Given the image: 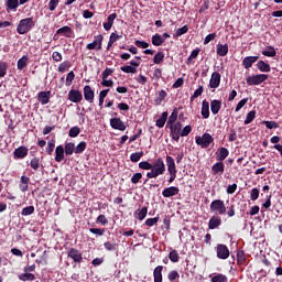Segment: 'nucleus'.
Instances as JSON below:
<instances>
[{"mask_svg": "<svg viewBox=\"0 0 282 282\" xmlns=\"http://www.w3.org/2000/svg\"><path fill=\"white\" fill-rule=\"evenodd\" d=\"M165 171L166 166L164 165V161L162 159H156L152 163L150 172L147 173V177L149 180H153L155 177H159V175H164Z\"/></svg>", "mask_w": 282, "mask_h": 282, "instance_id": "1", "label": "nucleus"}, {"mask_svg": "<svg viewBox=\"0 0 282 282\" xmlns=\"http://www.w3.org/2000/svg\"><path fill=\"white\" fill-rule=\"evenodd\" d=\"M34 19H22L17 26V32L18 34H28V32H30L34 28Z\"/></svg>", "mask_w": 282, "mask_h": 282, "instance_id": "2", "label": "nucleus"}, {"mask_svg": "<svg viewBox=\"0 0 282 282\" xmlns=\"http://www.w3.org/2000/svg\"><path fill=\"white\" fill-rule=\"evenodd\" d=\"M212 213H218V215H226V205L221 199H215L210 204Z\"/></svg>", "mask_w": 282, "mask_h": 282, "instance_id": "3", "label": "nucleus"}, {"mask_svg": "<svg viewBox=\"0 0 282 282\" xmlns=\"http://www.w3.org/2000/svg\"><path fill=\"white\" fill-rule=\"evenodd\" d=\"M213 140V135L204 133L202 137H196V144H198V147H202V149H208Z\"/></svg>", "mask_w": 282, "mask_h": 282, "instance_id": "4", "label": "nucleus"}, {"mask_svg": "<svg viewBox=\"0 0 282 282\" xmlns=\"http://www.w3.org/2000/svg\"><path fill=\"white\" fill-rule=\"evenodd\" d=\"M268 79V75L260 74V75H252L247 77V85L253 86V85H261V83H265Z\"/></svg>", "mask_w": 282, "mask_h": 282, "instance_id": "5", "label": "nucleus"}, {"mask_svg": "<svg viewBox=\"0 0 282 282\" xmlns=\"http://www.w3.org/2000/svg\"><path fill=\"white\" fill-rule=\"evenodd\" d=\"M170 129H171L172 140H175V142H178L182 134V122L170 124Z\"/></svg>", "mask_w": 282, "mask_h": 282, "instance_id": "6", "label": "nucleus"}, {"mask_svg": "<svg viewBox=\"0 0 282 282\" xmlns=\"http://www.w3.org/2000/svg\"><path fill=\"white\" fill-rule=\"evenodd\" d=\"M102 35H97L94 37V41L86 45V50H97L100 52L102 50Z\"/></svg>", "mask_w": 282, "mask_h": 282, "instance_id": "7", "label": "nucleus"}, {"mask_svg": "<svg viewBox=\"0 0 282 282\" xmlns=\"http://www.w3.org/2000/svg\"><path fill=\"white\" fill-rule=\"evenodd\" d=\"M216 252H217L218 259L225 260V259H228V257H230V250L226 245H217Z\"/></svg>", "mask_w": 282, "mask_h": 282, "instance_id": "8", "label": "nucleus"}, {"mask_svg": "<svg viewBox=\"0 0 282 282\" xmlns=\"http://www.w3.org/2000/svg\"><path fill=\"white\" fill-rule=\"evenodd\" d=\"M138 67H140V62L131 61L130 66H121V72L124 74H135L138 72Z\"/></svg>", "mask_w": 282, "mask_h": 282, "instance_id": "9", "label": "nucleus"}, {"mask_svg": "<svg viewBox=\"0 0 282 282\" xmlns=\"http://www.w3.org/2000/svg\"><path fill=\"white\" fill-rule=\"evenodd\" d=\"M220 84H221V74L214 72L209 80L210 89H217V87H219Z\"/></svg>", "mask_w": 282, "mask_h": 282, "instance_id": "10", "label": "nucleus"}, {"mask_svg": "<svg viewBox=\"0 0 282 282\" xmlns=\"http://www.w3.org/2000/svg\"><path fill=\"white\" fill-rule=\"evenodd\" d=\"M69 259H73L74 263H80L83 261V253L78 249L70 248L67 252Z\"/></svg>", "mask_w": 282, "mask_h": 282, "instance_id": "11", "label": "nucleus"}, {"mask_svg": "<svg viewBox=\"0 0 282 282\" xmlns=\"http://www.w3.org/2000/svg\"><path fill=\"white\" fill-rule=\"evenodd\" d=\"M68 100L75 104L80 102L83 100V93L76 89H70L68 93Z\"/></svg>", "mask_w": 282, "mask_h": 282, "instance_id": "12", "label": "nucleus"}, {"mask_svg": "<svg viewBox=\"0 0 282 282\" xmlns=\"http://www.w3.org/2000/svg\"><path fill=\"white\" fill-rule=\"evenodd\" d=\"M110 127L118 131H126L127 129V124H124L120 118L110 119Z\"/></svg>", "mask_w": 282, "mask_h": 282, "instance_id": "13", "label": "nucleus"}, {"mask_svg": "<svg viewBox=\"0 0 282 282\" xmlns=\"http://www.w3.org/2000/svg\"><path fill=\"white\" fill-rule=\"evenodd\" d=\"M19 188L22 193H28L30 189V177L22 175L20 178Z\"/></svg>", "mask_w": 282, "mask_h": 282, "instance_id": "14", "label": "nucleus"}, {"mask_svg": "<svg viewBox=\"0 0 282 282\" xmlns=\"http://www.w3.org/2000/svg\"><path fill=\"white\" fill-rule=\"evenodd\" d=\"M180 193V187L171 186L163 189L162 195L163 197H175Z\"/></svg>", "mask_w": 282, "mask_h": 282, "instance_id": "15", "label": "nucleus"}, {"mask_svg": "<svg viewBox=\"0 0 282 282\" xmlns=\"http://www.w3.org/2000/svg\"><path fill=\"white\" fill-rule=\"evenodd\" d=\"M200 113L203 118H205V120H208V118H210V104L208 101L203 100Z\"/></svg>", "mask_w": 282, "mask_h": 282, "instance_id": "16", "label": "nucleus"}, {"mask_svg": "<svg viewBox=\"0 0 282 282\" xmlns=\"http://www.w3.org/2000/svg\"><path fill=\"white\" fill-rule=\"evenodd\" d=\"M94 89H91V86H85L84 87V98L87 100V102H94Z\"/></svg>", "mask_w": 282, "mask_h": 282, "instance_id": "17", "label": "nucleus"}, {"mask_svg": "<svg viewBox=\"0 0 282 282\" xmlns=\"http://www.w3.org/2000/svg\"><path fill=\"white\" fill-rule=\"evenodd\" d=\"M28 151V148L22 145L14 150L13 155L18 158V160H23V158H26Z\"/></svg>", "mask_w": 282, "mask_h": 282, "instance_id": "18", "label": "nucleus"}, {"mask_svg": "<svg viewBox=\"0 0 282 282\" xmlns=\"http://www.w3.org/2000/svg\"><path fill=\"white\" fill-rule=\"evenodd\" d=\"M257 61H259V56H247L243 58L242 65L245 69H250V67H252V64L257 63Z\"/></svg>", "mask_w": 282, "mask_h": 282, "instance_id": "19", "label": "nucleus"}, {"mask_svg": "<svg viewBox=\"0 0 282 282\" xmlns=\"http://www.w3.org/2000/svg\"><path fill=\"white\" fill-rule=\"evenodd\" d=\"M219 226H221V218L219 216H213L208 223L209 230H215V228H219Z\"/></svg>", "mask_w": 282, "mask_h": 282, "instance_id": "20", "label": "nucleus"}, {"mask_svg": "<svg viewBox=\"0 0 282 282\" xmlns=\"http://www.w3.org/2000/svg\"><path fill=\"white\" fill-rule=\"evenodd\" d=\"M65 160V148L63 145H58L55 149V162H62Z\"/></svg>", "mask_w": 282, "mask_h": 282, "instance_id": "21", "label": "nucleus"}, {"mask_svg": "<svg viewBox=\"0 0 282 282\" xmlns=\"http://www.w3.org/2000/svg\"><path fill=\"white\" fill-rule=\"evenodd\" d=\"M116 19H118V14L116 13H112L108 17L107 22L104 23V29L106 30V32H109V30L113 28V22L116 21Z\"/></svg>", "mask_w": 282, "mask_h": 282, "instance_id": "22", "label": "nucleus"}, {"mask_svg": "<svg viewBox=\"0 0 282 282\" xmlns=\"http://www.w3.org/2000/svg\"><path fill=\"white\" fill-rule=\"evenodd\" d=\"M210 110L214 116H217L221 111V100L214 99L210 102Z\"/></svg>", "mask_w": 282, "mask_h": 282, "instance_id": "23", "label": "nucleus"}, {"mask_svg": "<svg viewBox=\"0 0 282 282\" xmlns=\"http://www.w3.org/2000/svg\"><path fill=\"white\" fill-rule=\"evenodd\" d=\"M56 34H62V36H66L67 39H72L74 35V31L69 26H62L56 31Z\"/></svg>", "mask_w": 282, "mask_h": 282, "instance_id": "24", "label": "nucleus"}, {"mask_svg": "<svg viewBox=\"0 0 282 282\" xmlns=\"http://www.w3.org/2000/svg\"><path fill=\"white\" fill-rule=\"evenodd\" d=\"M212 172L214 175H224V162H217L212 166Z\"/></svg>", "mask_w": 282, "mask_h": 282, "instance_id": "25", "label": "nucleus"}, {"mask_svg": "<svg viewBox=\"0 0 282 282\" xmlns=\"http://www.w3.org/2000/svg\"><path fill=\"white\" fill-rule=\"evenodd\" d=\"M37 100L42 105H47L50 102V91H40L37 94Z\"/></svg>", "mask_w": 282, "mask_h": 282, "instance_id": "26", "label": "nucleus"}, {"mask_svg": "<svg viewBox=\"0 0 282 282\" xmlns=\"http://www.w3.org/2000/svg\"><path fill=\"white\" fill-rule=\"evenodd\" d=\"M148 213H149V208L142 207L141 209H137V210H135L134 217H135L137 219H139V221H142L143 219H145Z\"/></svg>", "mask_w": 282, "mask_h": 282, "instance_id": "27", "label": "nucleus"}, {"mask_svg": "<svg viewBox=\"0 0 282 282\" xmlns=\"http://www.w3.org/2000/svg\"><path fill=\"white\" fill-rule=\"evenodd\" d=\"M166 164L169 173H177L175 167V160L172 156H166Z\"/></svg>", "mask_w": 282, "mask_h": 282, "instance_id": "28", "label": "nucleus"}, {"mask_svg": "<svg viewBox=\"0 0 282 282\" xmlns=\"http://www.w3.org/2000/svg\"><path fill=\"white\" fill-rule=\"evenodd\" d=\"M228 155H230V152L228 151V149L220 148L218 150V154H217L218 162H224V160H226V158H228Z\"/></svg>", "mask_w": 282, "mask_h": 282, "instance_id": "29", "label": "nucleus"}, {"mask_svg": "<svg viewBox=\"0 0 282 282\" xmlns=\"http://www.w3.org/2000/svg\"><path fill=\"white\" fill-rule=\"evenodd\" d=\"M64 151L66 155H74L76 153V144L73 142L65 143Z\"/></svg>", "mask_w": 282, "mask_h": 282, "instance_id": "30", "label": "nucleus"}, {"mask_svg": "<svg viewBox=\"0 0 282 282\" xmlns=\"http://www.w3.org/2000/svg\"><path fill=\"white\" fill-rule=\"evenodd\" d=\"M162 270L164 267L158 265L153 271L154 282H162Z\"/></svg>", "mask_w": 282, "mask_h": 282, "instance_id": "31", "label": "nucleus"}, {"mask_svg": "<svg viewBox=\"0 0 282 282\" xmlns=\"http://www.w3.org/2000/svg\"><path fill=\"white\" fill-rule=\"evenodd\" d=\"M18 279H19L20 281H23V282H25V281H35L36 275H34V273L24 272V273L20 274V275L18 276Z\"/></svg>", "mask_w": 282, "mask_h": 282, "instance_id": "32", "label": "nucleus"}, {"mask_svg": "<svg viewBox=\"0 0 282 282\" xmlns=\"http://www.w3.org/2000/svg\"><path fill=\"white\" fill-rule=\"evenodd\" d=\"M164 44V37L160 34H155L152 36V45L155 47H160V45Z\"/></svg>", "mask_w": 282, "mask_h": 282, "instance_id": "33", "label": "nucleus"}, {"mask_svg": "<svg viewBox=\"0 0 282 282\" xmlns=\"http://www.w3.org/2000/svg\"><path fill=\"white\" fill-rule=\"evenodd\" d=\"M228 54V44H218L217 45V55L226 56Z\"/></svg>", "mask_w": 282, "mask_h": 282, "instance_id": "34", "label": "nucleus"}, {"mask_svg": "<svg viewBox=\"0 0 282 282\" xmlns=\"http://www.w3.org/2000/svg\"><path fill=\"white\" fill-rule=\"evenodd\" d=\"M262 55L273 58V56H276V50L274 46H268L264 51H262Z\"/></svg>", "mask_w": 282, "mask_h": 282, "instance_id": "35", "label": "nucleus"}, {"mask_svg": "<svg viewBox=\"0 0 282 282\" xmlns=\"http://www.w3.org/2000/svg\"><path fill=\"white\" fill-rule=\"evenodd\" d=\"M166 118H169V112H163L161 118L156 120V127H159V129H162V127L166 124Z\"/></svg>", "mask_w": 282, "mask_h": 282, "instance_id": "36", "label": "nucleus"}, {"mask_svg": "<svg viewBox=\"0 0 282 282\" xmlns=\"http://www.w3.org/2000/svg\"><path fill=\"white\" fill-rule=\"evenodd\" d=\"M257 68L259 72H270V64L265 63L264 61H259L257 63Z\"/></svg>", "mask_w": 282, "mask_h": 282, "instance_id": "37", "label": "nucleus"}, {"mask_svg": "<svg viewBox=\"0 0 282 282\" xmlns=\"http://www.w3.org/2000/svg\"><path fill=\"white\" fill-rule=\"evenodd\" d=\"M85 149H87V142L82 141L75 147V153L80 154L85 151Z\"/></svg>", "mask_w": 282, "mask_h": 282, "instance_id": "38", "label": "nucleus"}, {"mask_svg": "<svg viewBox=\"0 0 282 282\" xmlns=\"http://www.w3.org/2000/svg\"><path fill=\"white\" fill-rule=\"evenodd\" d=\"M143 156H144V152L143 151L135 152V153H132L130 155V160L132 162H140V160H142Z\"/></svg>", "mask_w": 282, "mask_h": 282, "instance_id": "39", "label": "nucleus"}, {"mask_svg": "<svg viewBox=\"0 0 282 282\" xmlns=\"http://www.w3.org/2000/svg\"><path fill=\"white\" fill-rule=\"evenodd\" d=\"M22 217H28L34 215V206H26L21 212Z\"/></svg>", "mask_w": 282, "mask_h": 282, "instance_id": "40", "label": "nucleus"}, {"mask_svg": "<svg viewBox=\"0 0 282 282\" xmlns=\"http://www.w3.org/2000/svg\"><path fill=\"white\" fill-rule=\"evenodd\" d=\"M104 248L106 250H109L110 252H113V250H118V243L107 241V242L104 243Z\"/></svg>", "mask_w": 282, "mask_h": 282, "instance_id": "41", "label": "nucleus"}, {"mask_svg": "<svg viewBox=\"0 0 282 282\" xmlns=\"http://www.w3.org/2000/svg\"><path fill=\"white\" fill-rule=\"evenodd\" d=\"M212 282H228V278L225 274H217L212 278Z\"/></svg>", "mask_w": 282, "mask_h": 282, "instance_id": "42", "label": "nucleus"}, {"mask_svg": "<svg viewBox=\"0 0 282 282\" xmlns=\"http://www.w3.org/2000/svg\"><path fill=\"white\" fill-rule=\"evenodd\" d=\"M164 61V54L162 52H158L155 55H154V58H153V63L155 65H160L161 63H163Z\"/></svg>", "mask_w": 282, "mask_h": 282, "instance_id": "43", "label": "nucleus"}, {"mask_svg": "<svg viewBox=\"0 0 282 282\" xmlns=\"http://www.w3.org/2000/svg\"><path fill=\"white\" fill-rule=\"evenodd\" d=\"M254 118H257V111L251 110L250 112H248L246 120H245V124H250V122H252V120H254Z\"/></svg>", "mask_w": 282, "mask_h": 282, "instance_id": "44", "label": "nucleus"}, {"mask_svg": "<svg viewBox=\"0 0 282 282\" xmlns=\"http://www.w3.org/2000/svg\"><path fill=\"white\" fill-rule=\"evenodd\" d=\"M169 258L172 263H177V261H180V253H177L176 250H172L169 254Z\"/></svg>", "mask_w": 282, "mask_h": 282, "instance_id": "45", "label": "nucleus"}, {"mask_svg": "<svg viewBox=\"0 0 282 282\" xmlns=\"http://www.w3.org/2000/svg\"><path fill=\"white\" fill-rule=\"evenodd\" d=\"M68 135L69 138H78V135H80V128L78 127L70 128Z\"/></svg>", "mask_w": 282, "mask_h": 282, "instance_id": "46", "label": "nucleus"}, {"mask_svg": "<svg viewBox=\"0 0 282 282\" xmlns=\"http://www.w3.org/2000/svg\"><path fill=\"white\" fill-rule=\"evenodd\" d=\"M7 8L9 10H17L19 8V0H7Z\"/></svg>", "mask_w": 282, "mask_h": 282, "instance_id": "47", "label": "nucleus"}, {"mask_svg": "<svg viewBox=\"0 0 282 282\" xmlns=\"http://www.w3.org/2000/svg\"><path fill=\"white\" fill-rule=\"evenodd\" d=\"M139 169H142L143 171H151V169H153V164L148 161H142L139 163Z\"/></svg>", "mask_w": 282, "mask_h": 282, "instance_id": "48", "label": "nucleus"}, {"mask_svg": "<svg viewBox=\"0 0 282 282\" xmlns=\"http://www.w3.org/2000/svg\"><path fill=\"white\" fill-rule=\"evenodd\" d=\"M74 78H76V75L74 74V70H70L66 76V86H72V83H74Z\"/></svg>", "mask_w": 282, "mask_h": 282, "instance_id": "49", "label": "nucleus"}, {"mask_svg": "<svg viewBox=\"0 0 282 282\" xmlns=\"http://www.w3.org/2000/svg\"><path fill=\"white\" fill-rule=\"evenodd\" d=\"M164 98H166V93L164 90H161L159 93V96L154 100L155 105H162V101L164 100Z\"/></svg>", "mask_w": 282, "mask_h": 282, "instance_id": "50", "label": "nucleus"}, {"mask_svg": "<svg viewBox=\"0 0 282 282\" xmlns=\"http://www.w3.org/2000/svg\"><path fill=\"white\" fill-rule=\"evenodd\" d=\"M160 221V217H154V218H148L145 220V226H149V228L155 226Z\"/></svg>", "mask_w": 282, "mask_h": 282, "instance_id": "51", "label": "nucleus"}, {"mask_svg": "<svg viewBox=\"0 0 282 282\" xmlns=\"http://www.w3.org/2000/svg\"><path fill=\"white\" fill-rule=\"evenodd\" d=\"M202 94H204V86H199L194 94L191 97V100H195V98H199V96H202Z\"/></svg>", "mask_w": 282, "mask_h": 282, "instance_id": "52", "label": "nucleus"}, {"mask_svg": "<svg viewBox=\"0 0 282 282\" xmlns=\"http://www.w3.org/2000/svg\"><path fill=\"white\" fill-rule=\"evenodd\" d=\"M8 74V64L6 62L0 63V78H3Z\"/></svg>", "mask_w": 282, "mask_h": 282, "instance_id": "53", "label": "nucleus"}, {"mask_svg": "<svg viewBox=\"0 0 282 282\" xmlns=\"http://www.w3.org/2000/svg\"><path fill=\"white\" fill-rule=\"evenodd\" d=\"M193 131L191 126H185L183 129L181 128V138H186Z\"/></svg>", "mask_w": 282, "mask_h": 282, "instance_id": "54", "label": "nucleus"}, {"mask_svg": "<svg viewBox=\"0 0 282 282\" xmlns=\"http://www.w3.org/2000/svg\"><path fill=\"white\" fill-rule=\"evenodd\" d=\"M89 232H91L93 235H96V237H102V235H105V229L90 228Z\"/></svg>", "mask_w": 282, "mask_h": 282, "instance_id": "55", "label": "nucleus"}, {"mask_svg": "<svg viewBox=\"0 0 282 282\" xmlns=\"http://www.w3.org/2000/svg\"><path fill=\"white\" fill-rule=\"evenodd\" d=\"M262 123L265 124L267 129H279L276 121H263Z\"/></svg>", "mask_w": 282, "mask_h": 282, "instance_id": "56", "label": "nucleus"}, {"mask_svg": "<svg viewBox=\"0 0 282 282\" xmlns=\"http://www.w3.org/2000/svg\"><path fill=\"white\" fill-rule=\"evenodd\" d=\"M247 104H248V98H245V99L240 100V101L238 102V105L236 106L235 111H236V112H237V111H241V109H243V107H246Z\"/></svg>", "mask_w": 282, "mask_h": 282, "instance_id": "57", "label": "nucleus"}, {"mask_svg": "<svg viewBox=\"0 0 282 282\" xmlns=\"http://www.w3.org/2000/svg\"><path fill=\"white\" fill-rule=\"evenodd\" d=\"M28 65V57H22L18 61V69H23Z\"/></svg>", "mask_w": 282, "mask_h": 282, "instance_id": "58", "label": "nucleus"}, {"mask_svg": "<svg viewBox=\"0 0 282 282\" xmlns=\"http://www.w3.org/2000/svg\"><path fill=\"white\" fill-rule=\"evenodd\" d=\"M175 120H177V110H174L169 117L167 124H175Z\"/></svg>", "mask_w": 282, "mask_h": 282, "instance_id": "59", "label": "nucleus"}, {"mask_svg": "<svg viewBox=\"0 0 282 282\" xmlns=\"http://www.w3.org/2000/svg\"><path fill=\"white\" fill-rule=\"evenodd\" d=\"M250 199L252 202H257V199H259V189L258 188L251 189Z\"/></svg>", "mask_w": 282, "mask_h": 282, "instance_id": "60", "label": "nucleus"}, {"mask_svg": "<svg viewBox=\"0 0 282 282\" xmlns=\"http://www.w3.org/2000/svg\"><path fill=\"white\" fill-rule=\"evenodd\" d=\"M39 166H40V161L37 158H34L31 160V169H33V171H39Z\"/></svg>", "mask_w": 282, "mask_h": 282, "instance_id": "61", "label": "nucleus"}, {"mask_svg": "<svg viewBox=\"0 0 282 282\" xmlns=\"http://www.w3.org/2000/svg\"><path fill=\"white\" fill-rule=\"evenodd\" d=\"M188 32V25H184L176 30V36H182L183 34H186Z\"/></svg>", "mask_w": 282, "mask_h": 282, "instance_id": "62", "label": "nucleus"}, {"mask_svg": "<svg viewBox=\"0 0 282 282\" xmlns=\"http://www.w3.org/2000/svg\"><path fill=\"white\" fill-rule=\"evenodd\" d=\"M167 279L169 281H175V279H180V273H177V271H171L167 274Z\"/></svg>", "mask_w": 282, "mask_h": 282, "instance_id": "63", "label": "nucleus"}, {"mask_svg": "<svg viewBox=\"0 0 282 282\" xmlns=\"http://www.w3.org/2000/svg\"><path fill=\"white\" fill-rule=\"evenodd\" d=\"M141 180H142V173H135L131 177L132 184H138V182H140Z\"/></svg>", "mask_w": 282, "mask_h": 282, "instance_id": "64", "label": "nucleus"}]
</instances>
